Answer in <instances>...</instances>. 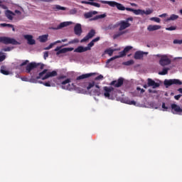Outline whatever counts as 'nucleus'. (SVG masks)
<instances>
[{"label": "nucleus", "instance_id": "1", "mask_svg": "<svg viewBox=\"0 0 182 182\" xmlns=\"http://www.w3.org/2000/svg\"><path fill=\"white\" fill-rule=\"evenodd\" d=\"M55 76H58V72H56V70H53L50 72L48 70L45 69L38 74V76L36 77V79L46 80V79H49V77H55Z\"/></svg>", "mask_w": 182, "mask_h": 182}, {"label": "nucleus", "instance_id": "2", "mask_svg": "<svg viewBox=\"0 0 182 182\" xmlns=\"http://www.w3.org/2000/svg\"><path fill=\"white\" fill-rule=\"evenodd\" d=\"M129 22H133V17H129L126 20L120 21L118 23V26H119V31H124V29L130 28L132 24Z\"/></svg>", "mask_w": 182, "mask_h": 182}, {"label": "nucleus", "instance_id": "3", "mask_svg": "<svg viewBox=\"0 0 182 182\" xmlns=\"http://www.w3.org/2000/svg\"><path fill=\"white\" fill-rule=\"evenodd\" d=\"M100 2L101 4H107L109 6H112V8L116 7L119 11H126V7L123 6V4L120 3H117L116 1H103L100 0Z\"/></svg>", "mask_w": 182, "mask_h": 182}, {"label": "nucleus", "instance_id": "4", "mask_svg": "<svg viewBox=\"0 0 182 182\" xmlns=\"http://www.w3.org/2000/svg\"><path fill=\"white\" fill-rule=\"evenodd\" d=\"M94 89L93 92L97 96H100V87L99 85L96 84L95 81L90 82L88 86L87 87V90H90V89Z\"/></svg>", "mask_w": 182, "mask_h": 182}, {"label": "nucleus", "instance_id": "5", "mask_svg": "<svg viewBox=\"0 0 182 182\" xmlns=\"http://www.w3.org/2000/svg\"><path fill=\"white\" fill-rule=\"evenodd\" d=\"M0 42L5 45H19V42L16 41L15 38H11L9 37H0Z\"/></svg>", "mask_w": 182, "mask_h": 182}, {"label": "nucleus", "instance_id": "6", "mask_svg": "<svg viewBox=\"0 0 182 182\" xmlns=\"http://www.w3.org/2000/svg\"><path fill=\"white\" fill-rule=\"evenodd\" d=\"M43 64L41 63H31L28 65H27L26 68V70L27 73H31V71L33 70L35 68H37L38 69H43Z\"/></svg>", "mask_w": 182, "mask_h": 182}, {"label": "nucleus", "instance_id": "7", "mask_svg": "<svg viewBox=\"0 0 182 182\" xmlns=\"http://www.w3.org/2000/svg\"><path fill=\"white\" fill-rule=\"evenodd\" d=\"M114 92L113 87H104V96L107 99H113L112 94Z\"/></svg>", "mask_w": 182, "mask_h": 182}, {"label": "nucleus", "instance_id": "8", "mask_svg": "<svg viewBox=\"0 0 182 182\" xmlns=\"http://www.w3.org/2000/svg\"><path fill=\"white\" fill-rule=\"evenodd\" d=\"M170 63H171V60L168 58V56L166 55H161L159 60V65H161V66H168Z\"/></svg>", "mask_w": 182, "mask_h": 182}, {"label": "nucleus", "instance_id": "9", "mask_svg": "<svg viewBox=\"0 0 182 182\" xmlns=\"http://www.w3.org/2000/svg\"><path fill=\"white\" fill-rule=\"evenodd\" d=\"M56 53L57 56H59L60 53H66V52H72L73 50V48H62V47H57L54 49Z\"/></svg>", "mask_w": 182, "mask_h": 182}, {"label": "nucleus", "instance_id": "10", "mask_svg": "<svg viewBox=\"0 0 182 182\" xmlns=\"http://www.w3.org/2000/svg\"><path fill=\"white\" fill-rule=\"evenodd\" d=\"M165 86H171V85H182V82L180 80L172 79V80H164Z\"/></svg>", "mask_w": 182, "mask_h": 182}, {"label": "nucleus", "instance_id": "11", "mask_svg": "<svg viewBox=\"0 0 182 182\" xmlns=\"http://www.w3.org/2000/svg\"><path fill=\"white\" fill-rule=\"evenodd\" d=\"M171 107L172 109V113H173V114H180V113H182V109L181 107H180V106L176 104H172L171 105Z\"/></svg>", "mask_w": 182, "mask_h": 182}, {"label": "nucleus", "instance_id": "12", "mask_svg": "<svg viewBox=\"0 0 182 182\" xmlns=\"http://www.w3.org/2000/svg\"><path fill=\"white\" fill-rule=\"evenodd\" d=\"M95 35H96V31L95 30H91L87 35L80 41L81 43H82V42H87V41L92 39Z\"/></svg>", "mask_w": 182, "mask_h": 182}, {"label": "nucleus", "instance_id": "13", "mask_svg": "<svg viewBox=\"0 0 182 182\" xmlns=\"http://www.w3.org/2000/svg\"><path fill=\"white\" fill-rule=\"evenodd\" d=\"M144 55H149V52H144V51H136L134 54V59L140 60L141 59Z\"/></svg>", "mask_w": 182, "mask_h": 182}, {"label": "nucleus", "instance_id": "14", "mask_svg": "<svg viewBox=\"0 0 182 182\" xmlns=\"http://www.w3.org/2000/svg\"><path fill=\"white\" fill-rule=\"evenodd\" d=\"M74 32L75 35L77 36H80L82 35V25L80 23H77L74 27Z\"/></svg>", "mask_w": 182, "mask_h": 182}, {"label": "nucleus", "instance_id": "15", "mask_svg": "<svg viewBox=\"0 0 182 182\" xmlns=\"http://www.w3.org/2000/svg\"><path fill=\"white\" fill-rule=\"evenodd\" d=\"M148 86L153 87V89H156L160 86V84L156 82L154 80H151V78H148Z\"/></svg>", "mask_w": 182, "mask_h": 182}, {"label": "nucleus", "instance_id": "16", "mask_svg": "<svg viewBox=\"0 0 182 182\" xmlns=\"http://www.w3.org/2000/svg\"><path fill=\"white\" fill-rule=\"evenodd\" d=\"M110 85L114 86L115 87H120L123 85V78H119L117 80L112 81Z\"/></svg>", "mask_w": 182, "mask_h": 182}, {"label": "nucleus", "instance_id": "17", "mask_svg": "<svg viewBox=\"0 0 182 182\" xmlns=\"http://www.w3.org/2000/svg\"><path fill=\"white\" fill-rule=\"evenodd\" d=\"M23 38L26 39L28 45H35L36 41L33 39V36H32V35H24Z\"/></svg>", "mask_w": 182, "mask_h": 182}, {"label": "nucleus", "instance_id": "18", "mask_svg": "<svg viewBox=\"0 0 182 182\" xmlns=\"http://www.w3.org/2000/svg\"><path fill=\"white\" fill-rule=\"evenodd\" d=\"M123 56H126V53L124 52V50L123 51L119 52V55H116V56L112 57L110 59L107 60V65H109V63L112 62V60H114V59H118V58H123Z\"/></svg>", "mask_w": 182, "mask_h": 182}, {"label": "nucleus", "instance_id": "19", "mask_svg": "<svg viewBox=\"0 0 182 182\" xmlns=\"http://www.w3.org/2000/svg\"><path fill=\"white\" fill-rule=\"evenodd\" d=\"M159 29H161V26L159 25H149L147 27V31L149 32H153L154 31H159Z\"/></svg>", "mask_w": 182, "mask_h": 182}, {"label": "nucleus", "instance_id": "20", "mask_svg": "<svg viewBox=\"0 0 182 182\" xmlns=\"http://www.w3.org/2000/svg\"><path fill=\"white\" fill-rule=\"evenodd\" d=\"M93 75H96V73H87V74H83L82 75H80L77 77V80H82V79H87V77H90V76H93Z\"/></svg>", "mask_w": 182, "mask_h": 182}, {"label": "nucleus", "instance_id": "21", "mask_svg": "<svg viewBox=\"0 0 182 182\" xmlns=\"http://www.w3.org/2000/svg\"><path fill=\"white\" fill-rule=\"evenodd\" d=\"M72 21L63 22L60 25H58L55 29H62V28H66V26H69V25H72Z\"/></svg>", "mask_w": 182, "mask_h": 182}, {"label": "nucleus", "instance_id": "22", "mask_svg": "<svg viewBox=\"0 0 182 182\" xmlns=\"http://www.w3.org/2000/svg\"><path fill=\"white\" fill-rule=\"evenodd\" d=\"M93 15H97V11H90V12L85 13L84 14V16L85 19H89V18H92Z\"/></svg>", "mask_w": 182, "mask_h": 182}, {"label": "nucleus", "instance_id": "23", "mask_svg": "<svg viewBox=\"0 0 182 182\" xmlns=\"http://www.w3.org/2000/svg\"><path fill=\"white\" fill-rule=\"evenodd\" d=\"M5 14L7 19H9L10 21H12V19H14V16H15V14L9 10H7Z\"/></svg>", "mask_w": 182, "mask_h": 182}, {"label": "nucleus", "instance_id": "24", "mask_svg": "<svg viewBox=\"0 0 182 182\" xmlns=\"http://www.w3.org/2000/svg\"><path fill=\"white\" fill-rule=\"evenodd\" d=\"M87 50V48L86 47L79 46L75 50V52H77V53H82V52H86Z\"/></svg>", "mask_w": 182, "mask_h": 182}, {"label": "nucleus", "instance_id": "25", "mask_svg": "<svg viewBox=\"0 0 182 182\" xmlns=\"http://www.w3.org/2000/svg\"><path fill=\"white\" fill-rule=\"evenodd\" d=\"M106 14L97 15L95 17L90 18V21H97V19H103V18H106Z\"/></svg>", "mask_w": 182, "mask_h": 182}, {"label": "nucleus", "instance_id": "26", "mask_svg": "<svg viewBox=\"0 0 182 182\" xmlns=\"http://www.w3.org/2000/svg\"><path fill=\"white\" fill-rule=\"evenodd\" d=\"M68 83H70V79H67V80L62 82V83H61L63 85L62 88L63 89H67L68 90H70V87H65V85H68Z\"/></svg>", "mask_w": 182, "mask_h": 182}, {"label": "nucleus", "instance_id": "27", "mask_svg": "<svg viewBox=\"0 0 182 182\" xmlns=\"http://www.w3.org/2000/svg\"><path fill=\"white\" fill-rule=\"evenodd\" d=\"M178 18V16L176 14H172L170 16L169 18H166V21L168 22V21H177Z\"/></svg>", "mask_w": 182, "mask_h": 182}, {"label": "nucleus", "instance_id": "28", "mask_svg": "<svg viewBox=\"0 0 182 182\" xmlns=\"http://www.w3.org/2000/svg\"><path fill=\"white\" fill-rule=\"evenodd\" d=\"M124 103H126L127 105H133L134 106H136V102L134 100H130L129 98H124Z\"/></svg>", "mask_w": 182, "mask_h": 182}, {"label": "nucleus", "instance_id": "29", "mask_svg": "<svg viewBox=\"0 0 182 182\" xmlns=\"http://www.w3.org/2000/svg\"><path fill=\"white\" fill-rule=\"evenodd\" d=\"M126 33V31H119V32H117L113 36L114 39H117L119 36H122V35H124Z\"/></svg>", "mask_w": 182, "mask_h": 182}, {"label": "nucleus", "instance_id": "30", "mask_svg": "<svg viewBox=\"0 0 182 182\" xmlns=\"http://www.w3.org/2000/svg\"><path fill=\"white\" fill-rule=\"evenodd\" d=\"M116 49L108 48L105 50V53H107L109 56H112L113 55V52H116Z\"/></svg>", "mask_w": 182, "mask_h": 182}, {"label": "nucleus", "instance_id": "31", "mask_svg": "<svg viewBox=\"0 0 182 182\" xmlns=\"http://www.w3.org/2000/svg\"><path fill=\"white\" fill-rule=\"evenodd\" d=\"M168 70H170V68H165L162 70V71H160L159 73V75H167V73H168Z\"/></svg>", "mask_w": 182, "mask_h": 182}, {"label": "nucleus", "instance_id": "32", "mask_svg": "<svg viewBox=\"0 0 182 182\" xmlns=\"http://www.w3.org/2000/svg\"><path fill=\"white\" fill-rule=\"evenodd\" d=\"M134 15H144V10L141 9H134Z\"/></svg>", "mask_w": 182, "mask_h": 182}, {"label": "nucleus", "instance_id": "33", "mask_svg": "<svg viewBox=\"0 0 182 182\" xmlns=\"http://www.w3.org/2000/svg\"><path fill=\"white\" fill-rule=\"evenodd\" d=\"M1 72L3 75H9V71L6 70V67L5 65L1 67Z\"/></svg>", "mask_w": 182, "mask_h": 182}, {"label": "nucleus", "instance_id": "34", "mask_svg": "<svg viewBox=\"0 0 182 182\" xmlns=\"http://www.w3.org/2000/svg\"><path fill=\"white\" fill-rule=\"evenodd\" d=\"M48 35H43L41 36L38 37V39L40 41V42H46V41H48Z\"/></svg>", "mask_w": 182, "mask_h": 182}, {"label": "nucleus", "instance_id": "35", "mask_svg": "<svg viewBox=\"0 0 182 182\" xmlns=\"http://www.w3.org/2000/svg\"><path fill=\"white\" fill-rule=\"evenodd\" d=\"M38 83H43L44 86H46L47 87H50V86H55L54 83H51L50 81H48L47 82H43L42 81H38Z\"/></svg>", "mask_w": 182, "mask_h": 182}, {"label": "nucleus", "instance_id": "36", "mask_svg": "<svg viewBox=\"0 0 182 182\" xmlns=\"http://www.w3.org/2000/svg\"><path fill=\"white\" fill-rule=\"evenodd\" d=\"M90 1V5L92 6H95V8H100V4L96 2H93L95 0H88Z\"/></svg>", "mask_w": 182, "mask_h": 182}, {"label": "nucleus", "instance_id": "37", "mask_svg": "<svg viewBox=\"0 0 182 182\" xmlns=\"http://www.w3.org/2000/svg\"><path fill=\"white\" fill-rule=\"evenodd\" d=\"M54 9H56L57 11H66V7L60 5H55Z\"/></svg>", "mask_w": 182, "mask_h": 182}, {"label": "nucleus", "instance_id": "38", "mask_svg": "<svg viewBox=\"0 0 182 182\" xmlns=\"http://www.w3.org/2000/svg\"><path fill=\"white\" fill-rule=\"evenodd\" d=\"M73 43H79V39L75 38L74 40L69 41L68 44L64 45V46H68V45H72Z\"/></svg>", "mask_w": 182, "mask_h": 182}, {"label": "nucleus", "instance_id": "39", "mask_svg": "<svg viewBox=\"0 0 182 182\" xmlns=\"http://www.w3.org/2000/svg\"><path fill=\"white\" fill-rule=\"evenodd\" d=\"M134 63V60H130L127 62H124L123 65H124L125 66H130V65H133Z\"/></svg>", "mask_w": 182, "mask_h": 182}, {"label": "nucleus", "instance_id": "40", "mask_svg": "<svg viewBox=\"0 0 182 182\" xmlns=\"http://www.w3.org/2000/svg\"><path fill=\"white\" fill-rule=\"evenodd\" d=\"M154 12V10L151 9H147L146 11H144V15H151Z\"/></svg>", "mask_w": 182, "mask_h": 182}, {"label": "nucleus", "instance_id": "41", "mask_svg": "<svg viewBox=\"0 0 182 182\" xmlns=\"http://www.w3.org/2000/svg\"><path fill=\"white\" fill-rule=\"evenodd\" d=\"M6 58V56L2 51H0V62H4L5 59Z\"/></svg>", "mask_w": 182, "mask_h": 182}, {"label": "nucleus", "instance_id": "42", "mask_svg": "<svg viewBox=\"0 0 182 182\" xmlns=\"http://www.w3.org/2000/svg\"><path fill=\"white\" fill-rule=\"evenodd\" d=\"M150 21H154V22H156L157 23H160V22H161V20L159 17H151L150 18Z\"/></svg>", "mask_w": 182, "mask_h": 182}, {"label": "nucleus", "instance_id": "43", "mask_svg": "<svg viewBox=\"0 0 182 182\" xmlns=\"http://www.w3.org/2000/svg\"><path fill=\"white\" fill-rule=\"evenodd\" d=\"M0 26H3V28L7 27V28H14V25L12 24H8V23H0Z\"/></svg>", "mask_w": 182, "mask_h": 182}, {"label": "nucleus", "instance_id": "44", "mask_svg": "<svg viewBox=\"0 0 182 182\" xmlns=\"http://www.w3.org/2000/svg\"><path fill=\"white\" fill-rule=\"evenodd\" d=\"M95 46V43L92 41L90 43H88L87 48V50H90L91 48Z\"/></svg>", "mask_w": 182, "mask_h": 182}, {"label": "nucleus", "instance_id": "45", "mask_svg": "<svg viewBox=\"0 0 182 182\" xmlns=\"http://www.w3.org/2000/svg\"><path fill=\"white\" fill-rule=\"evenodd\" d=\"M132 49H133L132 46H127L125 47V48L124 49V51L125 53H128L129 50H132Z\"/></svg>", "mask_w": 182, "mask_h": 182}, {"label": "nucleus", "instance_id": "46", "mask_svg": "<svg viewBox=\"0 0 182 182\" xmlns=\"http://www.w3.org/2000/svg\"><path fill=\"white\" fill-rule=\"evenodd\" d=\"M177 29L176 26H171L166 28V31H176Z\"/></svg>", "mask_w": 182, "mask_h": 182}, {"label": "nucleus", "instance_id": "47", "mask_svg": "<svg viewBox=\"0 0 182 182\" xmlns=\"http://www.w3.org/2000/svg\"><path fill=\"white\" fill-rule=\"evenodd\" d=\"M77 10H76V9H73L70 10V15H75V14H77Z\"/></svg>", "mask_w": 182, "mask_h": 182}, {"label": "nucleus", "instance_id": "48", "mask_svg": "<svg viewBox=\"0 0 182 182\" xmlns=\"http://www.w3.org/2000/svg\"><path fill=\"white\" fill-rule=\"evenodd\" d=\"M48 57H49V52L45 51L43 53V58H44L45 60H46V58H48Z\"/></svg>", "mask_w": 182, "mask_h": 182}, {"label": "nucleus", "instance_id": "49", "mask_svg": "<svg viewBox=\"0 0 182 182\" xmlns=\"http://www.w3.org/2000/svg\"><path fill=\"white\" fill-rule=\"evenodd\" d=\"M2 50H4V52H11V50H12V48H11L10 47H7L6 48H3Z\"/></svg>", "mask_w": 182, "mask_h": 182}, {"label": "nucleus", "instance_id": "50", "mask_svg": "<svg viewBox=\"0 0 182 182\" xmlns=\"http://www.w3.org/2000/svg\"><path fill=\"white\" fill-rule=\"evenodd\" d=\"M28 63H29V60H26L24 62H23L21 64H20V67L21 68V66H25V65H28Z\"/></svg>", "mask_w": 182, "mask_h": 182}, {"label": "nucleus", "instance_id": "51", "mask_svg": "<svg viewBox=\"0 0 182 182\" xmlns=\"http://www.w3.org/2000/svg\"><path fill=\"white\" fill-rule=\"evenodd\" d=\"M162 109L164 112H166V110H167L168 108L167 107H166V103L163 102L162 103Z\"/></svg>", "mask_w": 182, "mask_h": 182}, {"label": "nucleus", "instance_id": "52", "mask_svg": "<svg viewBox=\"0 0 182 182\" xmlns=\"http://www.w3.org/2000/svg\"><path fill=\"white\" fill-rule=\"evenodd\" d=\"M103 80V75H98V76L95 78V80Z\"/></svg>", "mask_w": 182, "mask_h": 182}, {"label": "nucleus", "instance_id": "53", "mask_svg": "<svg viewBox=\"0 0 182 182\" xmlns=\"http://www.w3.org/2000/svg\"><path fill=\"white\" fill-rule=\"evenodd\" d=\"M173 43H178L179 45H181L182 40H174Z\"/></svg>", "mask_w": 182, "mask_h": 182}, {"label": "nucleus", "instance_id": "54", "mask_svg": "<svg viewBox=\"0 0 182 182\" xmlns=\"http://www.w3.org/2000/svg\"><path fill=\"white\" fill-rule=\"evenodd\" d=\"M126 11H129V12H133V14L134 13V9H131V8H125Z\"/></svg>", "mask_w": 182, "mask_h": 182}, {"label": "nucleus", "instance_id": "55", "mask_svg": "<svg viewBox=\"0 0 182 182\" xmlns=\"http://www.w3.org/2000/svg\"><path fill=\"white\" fill-rule=\"evenodd\" d=\"M180 97H181V95H178L174 96V99L176 100H180Z\"/></svg>", "mask_w": 182, "mask_h": 182}, {"label": "nucleus", "instance_id": "56", "mask_svg": "<svg viewBox=\"0 0 182 182\" xmlns=\"http://www.w3.org/2000/svg\"><path fill=\"white\" fill-rule=\"evenodd\" d=\"M100 41V37H97L92 40V42L95 43V42H99Z\"/></svg>", "mask_w": 182, "mask_h": 182}, {"label": "nucleus", "instance_id": "57", "mask_svg": "<svg viewBox=\"0 0 182 182\" xmlns=\"http://www.w3.org/2000/svg\"><path fill=\"white\" fill-rule=\"evenodd\" d=\"M82 4H85L86 5H90V1H82Z\"/></svg>", "mask_w": 182, "mask_h": 182}, {"label": "nucleus", "instance_id": "58", "mask_svg": "<svg viewBox=\"0 0 182 182\" xmlns=\"http://www.w3.org/2000/svg\"><path fill=\"white\" fill-rule=\"evenodd\" d=\"M165 16H167V14H163L159 15V18H165Z\"/></svg>", "mask_w": 182, "mask_h": 182}, {"label": "nucleus", "instance_id": "59", "mask_svg": "<svg viewBox=\"0 0 182 182\" xmlns=\"http://www.w3.org/2000/svg\"><path fill=\"white\" fill-rule=\"evenodd\" d=\"M55 45V43H50L49 46H48V48H50V49H52L53 48Z\"/></svg>", "mask_w": 182, "mask_h": 182}, {"label": "nucleus", "instance_id": "60", "mask_svg": "<svg viewBox=\"0 0 182 182\" xmlns=\"http://www.w3.org/2000/svg\"><path fill=\"white\" fill-rule=\"evenodd\" d=\"M15 14H17V15H21V11H18V10H16L15 11Z\"/></svg>", "mask_w": 182, "mask_h": 182}, {"label": "nucleus", "instance_id": "61", "mask_svg": "<svg viewBox=\"0 0 182 182\" xmlns=\"http://www.w3.org/2000/svg\"><path fill=\"white\" fill-rule=\"evenodd\" d=\"M54 43H55V45H56V43H62V41L58 40V41L54 42Z\"/></svg>", "mask_w": 182, "mask_h": 182}, {"label": "nucleus", "instance_id": "62", "mask_svg": "<svg viewBox=\"0 0 182 182\" xmlns=\"http://www.w3.org/2000/svg\"><path fill=\"white\" fill-rule=\"evenodd\" d=\"M65 78H66V76L65 75H61L58 77V79H65Z\"/></svg>", "mask_w": 182, "mask_h": 182}, {"label": "nucleus", "instance_id": "63", "mask_svg": "<svg viewBox=\"0 0 182 182\" xmlns=\"http://www.w3.org/2000/svg\"><path fill=\"white\" fill-rule=\"evenodd\" d=\"M53 0H43V2H53Z\"/></svg>", "mask_w": 182, "mask_h": 182}, {"label": "nucleus", "instance_id": "64", "mask_svg": "<svg viewBox=\"0 0 182 182\" xmlns=\"http://www.w3.org/2000/svg\"><path fill=\"white\" fill-rule=\"evenodd\" d=\"M178 92H179V93H182V88L178 89Z\"/></svg>", "mask_w": 182, "mask_h": 182}]
</instances>
